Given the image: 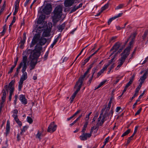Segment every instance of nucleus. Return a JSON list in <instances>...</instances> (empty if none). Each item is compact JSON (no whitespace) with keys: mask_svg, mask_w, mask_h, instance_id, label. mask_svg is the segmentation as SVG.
<instances>
[{"mask_svg":"<svg viewBox=\"0 0 148 148\" xmlns=\"http://www.w3.org/2000/svg\"><path fill=\"white\" fill-rule=\"evenodd\" d=\"M40 38V35L39 34H36L32 40L30 47L31 48L33 47L39 40V42L35 46L34 49L33 50H32V51L36 53H38L40 55V51L42 49V46L45 44L47 40L46 38L43 37H41Z\"/></svg>","mask_w":148,"mask_h":148,"instance_id":"obj_1","label":"nucleus"},{"mask_svg":"<svg viewBox=\"0 0 148 148\" xmlns=\"http://www.w3.org/2000/svg\"><path fill=\"white\" fill-rule=\"evenodd\" d=\"M134 40V38L131 39V40L129 43L130 46L127 47L121 54V57L118 60V65L115 68V70H117L125 62L126 58L130 54V52L131 48V45L133 44Z\"/></svg>","mask_w":148,"mask_h":148,"instance_id":"obj_2","label":"nucleus"},{"mask_svg":"<svg viewBox=\"0 0 148 148\" xmlns=\"http://www.w3.org/2000/svg\"><path fill=\"white\" fill-rule=\"evenodd\" d=\"M30 54L29 56V58L31 61L30 63V66L31 67L30 70L33 69L37 63V59L40 55L38 53H36L33 52L32 50L27 49L23 53L24 55Z\"/></svg>","mask_w":148,"mask_h":148,"instance_id":"obj_3","label":"nucleus"},{"mask_svg":"<svg viewBox=\"0 0 148 148\" xmlns=\"http://www.w3.org/2000/svg\"><path fill=\"white\" fill-rule=\"evenodd\" d=\"M62 8L60 5L56 7L53 11V15L52 16L53 22L56 23L59 20L62 14Z\"/></svg>","mask_w":148,"mask_h":148,"instance_id":"obj_4","label":"nucleus"},{"mask_svg":"<svg viewBox=\"0 0 148 148\" xmlns=\"http://www.w3.org/2000/svg\"><path fill=\"white\" fill-rule=\"evenodd\" d=\"M122 43L120 42H116L110 50V52L112 51H113L111 53L110 56L112 55L114 52L117 51L119 49L118 51V52L120 53L125 47V45L123 46H122Z\"/></svg>","mask_w":148,"mask_h":148,"instance_id":"obj_5","label":"nucleus"},{"mask_svg":"<svg viewBox=\"0 0 148 148\" xmlns=\"http://www.w3.org/2000/svg\"><path fill=\"white\" fill-rule=\"evenodd\" d=\"M27 68H22L21 71L23 73L22 76L21 77L18 83V90L21 91L22 87L23 81L26 79L27 78V73L25 72Z\"/></svg>","mask_w":148,"mask_h":148,"instance_id":"obj_6","label":"nucleus"},{"mask_svg":"<svg viewBox=\"0 0 148 148\" xmlns=\"http://www.w3.org/2000/svg\"><path fill=\"white\" fill-rule=\"evenodd\" d=\"M91 67L88 68L87 71L85 73L84 75L80 76L79 78L78 81L76 83V85L75 87L77 85L79 84L82 86V84H83V81L84 80V78H85L86 75L89 73V72L90 69Z\"/></svg>","mask_w":148,"mask_h":148,"instance_id":"obj_7","label":"nucleus"},{"mask_svg":"<svg viewBox=\"0 0 148 148\" xmlns=\"http://www.w3.org/2000/svg\"><path fill=\"white\" fill-rule=\"evenodd\" d=\"M91 67L88 68L87 71L85 73L84 75L80 76L79 78L78 81L76 83V85L75 87L77 85L79 84L82 86V84H83V81L84 80V78H85L86 75L89 73V72L90 69Z\"/></svg>","mask_w":148,"mask_h":148,"instance_id":"obj_8","label":"nucleus"},{"mask_svg":"<svg viewBox=\"0 0 148 148\" xmlns=\"http://www.w3.org/2000/svg\"><path fill=\"white\" fill-rule=\"evenodd\" d=\"M91 67L88 68L87 71L85 73L84 75L80 76L79 78L78 81L76 83V85L75 87L77 85L79 84L82 86V84H83V81L84 80V78H85L86 75L89 73V72L90 69Z\"/></svg>","mask_w":148,"mask_h":148,"instance_id":"obj_9","label":"nucleus"},{"mask_svg":"<svg viewBox=\"0 0 148 148\" xmlns=\"http://www.w3.org/2000/svg\"><path fill=\"white\" fill-rule=\"evenodd\" d=\"M91 67L88 68L87 71L85 73L84 75L80 76L79 78L78 81L76 83V85L75 87L77 85L79 84L82 86V84H83V81L84 80V78H85L86 75L89 73V72L90 69Z\"/></svg>","mask_w":148,"mask_h":148,"instance_id":"obj_10","label":"nucleus"},{"mask_svg":"<svg viewBox=\"0 0 148 148\" xmlns=\"http://www.w3.org/2000/svg\"><path fill=\"white\" fill-rule=\"evenodd\" d=\"M91 67L88 68L87 71L85 73L84 75L80 76L79 78L78 81L76 83V85L75 87L77 85L79 84L82 86V84H83V81L84 80V78H85L86 75L89 73V72L90 69Z\"/></svg>","mask_w":148,"mask_h":148,"instance_id":"obj_11","label":"nucleus"},{"mask_svg":"<svg viewBox=\"0 0 148 148\" xmlns=\"http://www.w3.org/2000/svg\"><path fill=\"white\" fill-rule=\"evenodd\" d=\"M91 67L88 68L87 71L85 73L84 75L80 76L79 78L78 81L76 83V85L75 87L77 85L79 84L82 86V84H83V81L84 80V78H85L86 75L89 73V72L90 69Z\"/></svg>","mask_w":148,"mask_h":148,"instance_id":"obj_12","label":"nucleus"},{"mask_svg":"<svg viewBox=\"0 0 148 148\" xmlns=\"http://www.w3.org/2000/svg\"><path fill=\"white\" fill-rule=\"evenodd\" d=\"M57 125L55 124L54 122H51L49 126L47 132L50 133H53L56 131V129Z\"/></svg>","mask_w":148,"mask_h":148,"instance_id":"obj_13","label":"nucleus"},{"mask_svg":"<svg viewBox=\"0 0 148 148\" xmlns=\"http://www.w3.org/2000/svg\"><path fill=\"white\" fill-rule=\"evenodd\" d=\"M52 10V7L51 5L50 4H47L43 10L44 13L47 15L50 14Z\"/></svg>","mask_w":148,"mask_h":148,"instance_id":"obj_14","label":"nucleus"},{"mask_svg":"<svg viewBox=\"0 0 148 148\" xmlns=\"http://www.w3.org/2000/svg\"><path fill=\"white\" fill-rule=\"evenodd\" d=\"M76 85V84H75V86H74V88H76V90H75V92L73 93V94L72 95V96L70 98V99H74L75 98V97L76 95V94L80 90V89L82 87V85L78 84H77L76 86L75 87V86Z\"/></svg>","mask_w":148,"mask_h":148,"instance_id":"obj_15","label":"nucleus"},{"mask_svg":"<svg viewBox=\"0 0 148 148\" xmlns=\"http://www.w3.org/2000/svg\"><path fill=\"white\" fill-rule=\"evenodd\" d=\"M14 81L13 80H12L9 84L8 88H9L10 90V95H9L12 96L13 94V92L14 90Z\"/></svg>","mask_w":148,"mask_h":148,"instance_id":"obj_16","label":"nucleus"},{"mask_svg":"<svg viewBox=\"0 0 148 148\" xmlns=\"http://www.w3.org/2000/svg\"><path fill=\"white\" fill-rule=\"evenodd\" d=\"M92 134L90 133H83L80 136L79 138L80 139L82 140H86L88 138H90Z\"/></svg>","mask_w":148,"mask_h":148,"instance_id":"obj_17","label":"nucleus"},{"mask_svg":"<svg viewBox=\"0 0 148 148\" xmlns=\"http://www.w3.org/2000/svg\"><path fill=\"white\" fill-rule=\"evenodd\" d=\"M46 134L44 133L43 130L41 131L38 130V131L36 135V137L37 138L39 139L40 141L41 139V138L45 136Z\"/></svg>","mask_w":148,"mask_h":148,"instance_id":"obj_18","label":"nucleus"},{"mask_svg":"<svg viewBox=\"0 0 148 148\" xmlns=\"http://www.w3.org/2000/svg\"><path fill=\"white\" fill-rule=\"evenodd\" d=\"M27 57L26 56H23V59L21 62L20 63V64L21 66H23L22 68H27Z\"/></svg>","mask_w":148,"mask_h":148,"instance_id":"obj_19","label":"nucleus"},{"mask_svg":"<svg viewBox=\"0 0 148 148\" xmlns=\"http://www.w3.org/2000/svg\"><path fill=\"white\" fill-rule=\"evenodd\" d=\"M75 0H65L64 2V6L69 7L71 6L74 3Z\"/></svg>","mask_w":148,"mask_h":148,"instance_id":"obj_20","label":"nucleus"},{"mask_svg":"<svg viewBox=\"0 0 148 148\" xmlns=\"http://www.w3.org/2000/svg\"><path fill=\"white\" fill-rule=\"evenodd\" d=\"M8 85H6L4 86V88L2 91L3 93V96L1 97V99H3V100H4V99H5L6 97V94L5 90H6L8 92Z\"/></svg>","mask_w":148,"mask_h":148,"instance_id":"obj_21","label":"nucleus"},{"mask_svg":"<svg viewBox=\"0 0 148 148\" xmlns=\"http://www.w3.org/2000/svg\"><path fill=\"white\" fill-rule=\"evenodd\" d=\"M45 18V16L43 15H41L39 17L37 21V23L38 24H42L44 22V21Z\"/></svg>","mask_w":148,"mask_h":148,"instance_id":"obj_22","label":"nucleus"},{"mask_svg":"<svg viewBox=\"0 0 148 148\" xmlns=\"http://www.w3.org/2000/svg\"><path fill=\"white\" fill-rule=\"evenodd\" d=\"M122 14H123V13H119L118 14V15L114 16L112 17V18H110L109 19V20H108V25H109L110 24V23H111V22L112 21H113V20H114L115 19L121 16Z\"/></svg>","mask_w":148,"mask_h":148,"instance_id":"obj_23","label":"nucleus"},{"mask_svg":"<svg viewBox=\"0 0 148 148\" xmlns=\"http://www.w3.org/2000/svg\"><path fill=\"white\" fill-rule=\"evenodd\" d=\"M19 99L22 102V103L24 104H26L27 103V101L26 99L25 95H21L19 97Z\"/></svg>","mask_w":148,"mask_h":148,"instance_id":"obj_24","label":"nucleus"},{"mask_svg":"<svg viewBox=\"0 0 148 148\" xmlns=\"http://www.w3.org/2000/svg\"><path fill=\"white\" fill-rule=\"evenodd\" d=\"M6 132H5V135L7 136L9 134L10 130V123L8 120L7 122V124L6 127Z\"/></svg>","mask_w":148,"mask_h":148,"instance_id":"obj_25","label":"nucleus"},{"mask_svg":"<svg viewBox=\"0 0 148 148\" xmlns=\"http://www.w3.org/2000/svg\"><path fill=\"white\" fill-rule=\"evenodd\" d=\"M135 76V75L134 74L130 79L129 82L126 84L125 86L128 87L130 86L132 83Z\"/></svg>","mask_w":148,"mask_h":148,"instance_id":"obj_26","label":"nucleus"},{"mask_svg":"<svg viewBox=\"0 0 148 148\" xmlns=\"http://www.w3.org/2000/svg\"><path fill=\"white\" fill-rule=\"evenodd\" d=\"M147 75L146 73H145L143 75L140 77L139 81H140V82L143 83L144 82L145 80L147 78Z\"/></svg>","mask_w":148,"mask_h":148,"instance_id":"obj_27","label":"nucleus"},{"mask_svg":"<svg viewBox=\"0 0 148 148\" xmlns=\"http://www.w3.org/2000/svg\"><path fill=\"white\" fill-rule=\"evenodd\" d=\"M50 32L49 30H45L43 33L42 36L43 37L49 36H50Z\"/></svg>","mask_w":148,"mask_h":148,"instance_id":"obj_28","label":"nucleus"},{"mask_svg":"<svg viewBox=\"0 0 148 148\" xmlns=\"http://www.w3.org/2000/svg\"><path fill=\"white\" fill-rule=\"evenodd\" d=\"M65 27V24L64 23H62L61 25H59L57 26V28L58 29L59 31L62 32L64 28Z\"/></svg>","mask_w":148,"mask_h":148,"instance_id":"obj_29","label":"nucleus"},{"mask_svg":"<svg viewBox=\"0 0 148 148\" xmlns=\"http://www.w3.org/2000/svg\"><path fill=\"white\" fill-rule=\"evenodd\" d=\"M20 0H16L14 3V9L18 10Z\"/></svg>","mask_w":148,"mask_h":148,"instance_id":"obj_30","label":"nucleus"},{"mask_svg":"<svg viewBox=\"0 0 148 148\" xmlns=\"http://www.w3.org/2000/svg\"><path fill=\"white\" fill-rule=\"evenodd\" d=\"M14 119L19 127H21L22 125L21 122L19 120L18 117L14 118Z\"/></svg>","mask_w":148,"mask_h":148,"instance_id":"obj_31","label":"nucleus"},{"mask_svg":"<svg viewBox=\"0 0 148 148\" xmlns=\"http://www.w3.org/2000/svg\"><path fill=\"white\" fill-rule=\"evenodd\" d=\"M59 38V36H58L57 37V38L56 39H55L53 43L51 45L50 47H51V48H52L56 44V43L57 42Z\"/></svg>","mask_w":148,"mask_h":148,"instance_id":"obj_32","label":"nucleus"},{"mask_svg":"<svg viewBox=\"0 0 148 148\" xmlns=\"http://www.w3.org/2000/svg\"><path fill=\"white\" fill-rule=\"evenodd\" d=\"M18 113V111L16 109H15L13 111L12 116L14 118L18 117L17 114Z\"/></svg>","mask_w":148,"mask_h":148,"instance_id":"obj_33","label":"nucleus"},{"mask_svg":"<svg viewBox=\"0 0 148 148\" xmlns=\"http://www.w3.org/2000/svg\"><path fill=\"white\" fill-rule=\"evenodd\" d=\"M109 5V4L108 3H107L106 4H105L103 7L101 8V12H102L103 11L108 8V7Z\"/></svg>","mask_w":148,"mask_h":148,"instance_id":"obj_34","label":"nucleus"},{"mask_svg":"<svg viewBox=\"0 0 148 148\" xmlns=\"http://www.w3.org/2000/svg\"><path fill=\"white\" fill-rule=\"evenodd\" d=\"M112 103L109 102L107 106H106V110L105 112V114H106L107 113V112L109 110L110 108V107L111 106V104Z\"/></svg>","mask_w":148,"mask_h":148,"instance_id":"obj_35","label":"nucleus"},{"mask_svg":"<svg viewBox=\"0 0 148 148\" xmlns=\"http://www.w3.org/2000/svg\"><path fill=\"white\" fill-rule=\"evenodd\" d=\"M106 82V80H104L101 82L98 86L95 89V90L97 89L100 88L101 86L103 85Z\"/></svg>","mask_w":148,"mask_h":148,"instance_id":"obj_36","label":"nucleus"},{"mask_svg":"<svg viewBox=\"0 0 148 148\" xmlns=\"http://www.w3.org/2000/svg\"><path fill=\"white\" fill-rule=\"evenodd\" d=\"M28 127L26 126L23 127V128L21 129V132L20 133V134H23V133L25 132V131L27 130Z\"/></svg>","mask_w":148,"mask_h":148,"instance_id":"obj_37","label":"nucleus"},{"mask_svg":"<svg viewBox=\"0 0 148 148\" xmlns=\"http://www.w3.org/2000/svg\"><path fill=\"white\" fill-rule=\"evenodd\" d=\"M148 33V30H146L144 34L142 36V38L143 39V40H145V38L147 37V34Z\"/></svg>","mask_w":148,"mask_h":148,"instance_id":"obj_38","label":"nucleus"},{"mask_svg":"<svg viewBox=\"0 0 148 148\" xmlns=\"http://www.w3.org/2000/svg\"><path fill=\"white\" fill-rule=\"evenodd\" d=\"M124 5L123 4H121L119 5L115 8V10H117L121 9L123 8Z\"/></svg>","mask_w":148,"mask_h":148,"instance_id":"obj_39","label":"nucleus"},{"mask_svg":"<svg viewBox=\"0 0 148 148\" xmlns=\"http://www.w3.org/2000/svg\"><path fill=\"white\" fill-rule=\"evenodd\" d=\"M130 132V130L129 129L127 130L126 132H124L122 135V137H123L128 134Z\"/></svg>","mask_w":148,"mask_h":148,"instance_id":"obj_40","label":"nucleus"},{"mask_svg":"<svg viewBox=\"0 0 148 148\" xmlns=\"http://www.w3.org/2000/svg\"><path fill=\"white\" fill-rule=\"evenodd\" d=\"M95 73V71H94L92 73V75L91 77L90 78V79H89L88 82L87 83V85H88V86H89L90 84V83L92 81V79L93 78V75L94 73Z\"/></svg>","mask_w":148,"mask_h":148,"instance_id":"obj_41","label":"nucleus"},{"mask_svg":"<svg viewBox=\"0 0 148 148\" xmlns=\"http://www.w3.org/2000/svg\"><path fill=\"white\" fill-rule=\"evenodd\" d=\"M27 121L29 123L31 124L33 122L32 119L29 116L27 117Z\"/></svg>","mask_w":148,"mask_h":148,"instance_id":"obj_42","label":"nucleus"},{"mask_svg":"<svg viewBox=\"0 0 148 148\" xmlns=\"http://www.w3.org/2000/svg\"><path fill=\"white\" fill-rule=\"evenodd\" d=\"M134 136H132V135L130 137H129L128 138V139L127 141V142L126 144L128 145L130 143L131 140H132V138Z\"/></svg>","mask_w":148,"mask_h":148,"instance_id":"obj_43","label":"nucleus"},{"mask_svg":"<svg viewBox=\"0 0 148 148\" xmlns=\"http://www.w3.org/2000/svg\"><path fill=\"white\" fill-rule=\"evenodd\" d=\"M114 63H113L112 64L110 68H109V70L108 72V73L109 74L110 72L112 69L114 67Z\"/></svg>","mask_w":148,"mask_h":148,"instance_id":"obj_44","label":"nucleus"},{"mask_svg":"<svg viewBox=\"0 0 148 148\" xmlns=\"http://www.w3.org/2000/svg\"><path fill=\"white\" fill-rule=\"evenodd\" d=\"M113 110L112 109L110 111L109 113L108 114L107 116H110L111 117L113 115Z\"/></svg>","mask_w":148,"mask_h":148,"instance_id":"obj_45","label":"nucleus"},{"mask_svg":"<svg viewBox=\"0 0 148 148\" xmlns=\"http://www.w3.org/2000/svg\"><path fill=\"white\" fill-rule=\"evenodd\" d=\"M138 127V126H136L135 127L134 132L133 134H132V136H134V135L136 133Z\"/></svg>","mask_w":148,"mask_h":148,"instance_id":"obj_46","label":"nucleus"},{"mask_svg":"<svg viewBox=\"0 0 148 148\" xmlns=\"http://www.w3.org/2000/svg\"><path fill=\"white\" fill-rule=\"evenodd\" d=\"M108 65H107L106 66H105L103 67L102 69L101 70V71H102L103 72H104V71L106 70L107 69V68L108 67Z\"/></svg>","mask_w":148,"mask_h":148,"instance_id":"obj_47","label":"nucleus"},{"mask_svg":"<svg viewBox=\"0 0 148 148\" xmlns=\"http://www.w3.org/2000/svg\"><path fill=\"white\" fill-rule=\"evenodd\" d=\"M77 9L76 7V6H75L70 11V13H71L74 12H75Z\"/></svg>","mask_w":148,"mask_h":148,"instance_id":"obj_48","label":"nucleus"},{"mask_svg":"<svg viewBox=\"0 0 148 148\" xmlns=\"http://www.w3.org/2000/svg\"><path fill=\"white\" fill-rule=\"evenodd\" d=\"M98 127H97V126L96 127H95L94 126H93L91 128V131H90V133L92 134L93 131L94 130H95Z\"/></svg>","mask_w":148,"mask_h":148,"instance_id":"obj_49","label":"nucleus"},{"mask_svg":"<svg viewBox=\"0 0 148 148\" xmlns=\"http://www.w3.org/2000/svg\"><path fill=\"white\" fill-rule=\"evenodd\" d=\"M136 35V33H134L133 34H132L130 36V38H131V39L134 38V39L135 40V38Z\"/></svg>","mask_w":148,"mask_h":148,"instance_id":"obj_50","label":"nucleus"},{"mask_svg":"<svg viewBox=\"0 0 148 148\" xmlns=\"http://www.w3.org/2000/svg\"><path fill=\"white\" fill-rule=\"evenodd\" d=\"M22 66H21V65H20V64H19V66L17 68L16 71V72H17V73H18L19 70L21 68Z\"/></svg>","mask_w":148,"mask_h":148,"instance_id":"obj_51","label":"nucleus"},{"mask_svg":"<svg viewBox=\"0 0 148 148\" xmlns=\"http://www.w3.org/2000/svg\"><path fill=\"white\" fill-rule=\"evenodd\" d=\"M104 118H103L101 120V121H100L99 123V126H101L104 123Z\"/></svg>","mask_w":148,"mask_h":148,"instance_id":"obj_52","label":"nucleus"},{"mask_svg":"<svg viewBox=\"0 0 148 148\" xmlns=\"http://www.w3.org/2000/svg\"><path fill=\"white\" fill-rule=\"evenodd\" d=\"M6 25H5L3 26V30L2 32V34H4L5 33V32L6 31Z\"/></svg>","mask_w":148,"mask_h":148,"instance_id":"obj_53","label":"nucleus"},{"mask_svg":"<svg viewBox=\"0 0 148 148\" xmlns=\"http://www.w3.org/2000/svg\"><path fill=\"white\" fill-rule=\"evenodd\" d=\"M101 116H100L99 118L98 119V122L96 124V126H97V127H99V123L100 122L101 120Z\"/></svg>","mask_w":148,"mask_h":148,"instance_id":"obj_54","label":"nucleus"},{"mask_svg":"<svg viewBox=\"0 0 148 148\" xmlns=\"http://www.w3.org/2000/svg\"><path fill=\"white\" fill-rule=\"evenodd\" d=\"M142 110L141 108H140L138 111L136 112V113L135 114V116H136L137 115L139 114L140 113V112Z\"/></svg>","mask_w":148,"mask_h":148,"instance_id":"obj_55","label":"nucleus"},{"mask_svg":"<svg viewBox=\"0 0 148 148\" xmlns=\"http://www.w3.org/2000/svg\"><path fill=\"white\" fill-rule=\"evenodd\" d=\"M5 99H4V100H3V99H1V100L0 103V106H2V107H3V103L5 102Z\"/></svg>","mask_w":148,"mask_h":148,"instance_id":"obj_56","label":"nucleus"},{"mask_svg":"<svg viewBox=\"0 0 148 148\" xmlns=\"http://www.w3.org/2000/svg\"><path fill=\"white\" fill-rule=\"evenodd\" d=\"M103 73V72L101 70L99 72H98L97 78H98Z\"/></svg>","mask_w":148,"mask_h":148,"instance_id":"obj_57","label":"nucleus"},{"mask_svg":"<svg viewBox=\"0 0 148 148\" xmlns=\"http://www.w3.org/2000/svg\"><path fill=\"white\" fill-rule=\"evenodd\" d=\"M109 139V137H107V138H106L105 139V141L103 142V143H105V144H106L108 142Z\"/></svg>","mask_w":148,"mask_h":148,"instance_id":"obj_58","label":"nucleus"},{"mask_svg":"<svg viewBox=\"0 0 148 148\" xmlns=\"http://www.w3.org/2000/svg\"><path fill=\"white\" fill-rule=\"evenodd\" d=\"M136 47L135 49H134V51H133L132 52V53L131 55V58H130V59H131V58H132L133 56V55L135 54V52L136 51Z\"/></svg>","mask_w":148,"mask_h":148,"instance_id":"obj_59","label":"nucleus"},{"mask_svg":"<svg viewBox=\"0 0 148 148\" xmlns=\"http://www.w3.org/2000/svg\"><path fill=\"white\" fill-rule=\"evenodd\" d=\"M88 123V121H86L83 127L86 128Z\"/></svg>","mask_w":148,"mask_h":148,"instance_id":"obj_60","label":"nucleus"},{"mask_svg":"<svg viewBox=\"0 0 148 148\" xmlns=\"http://www.w3.org/2000/svg\"><path fill=\"white\" fill-rule=\"evenodd\" d=\"M140 89L138 88H136V90L135 91V94H136L137 95H138V93L139 92V91Z\"/></svg>","mask_w":148,"mask_h":148,"instance_id":"obj_61","label":"nucleus"},{"mask_svg":"<svg viewBox=\"0 0 148 148\" xmlns=\"http://www.w3.org/2000/svg\"><path fill=\"white\" fill-rule=\"evenodd\" d=\"M127 88H128L127 87V86H125V88H124V89L123 90V92H122V95H123V94L127 90Z\"/></svg>","mask_w":148,"mask_h":148,"instance_id":"obj_62","label":"nucleus"},{"mask_svg":"<svg viewBox=\"0 0 148 148\" xmlns=\"http://www.w3.org/2000/svg\"><path fill=\"white\" fill-rule=\"evenodd\" d=\"M16 21V17L15 16H13V20L11 22L12 24H13V23L15 22Z\"/></svg>","mask_w":148,"mask_h":148,"instance_id":"obj_63","label":"nucleus"},{"mask_svg":"<svg viewBox=\"0 0 148 148\" xmlns=\"http://www.w3.org/2000/svg\"><path fill=\"white\" fill-rule=\"evenodd\" d=\"M89 119V116L88 115H86L85 118V120L86 121H88Z\"/></svg>","mask_w":148,"mask_h":148,"instance_id":"obj_64","label":"nucleus"}]
</instances>
